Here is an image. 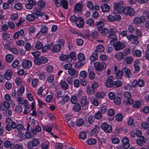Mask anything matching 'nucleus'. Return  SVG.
Returning <instances> with one entry per match:
<instances>
[{"label":"nucleus","mask_w":149,"mask_h":149,"mask_svg":"<svg viewBox=\"0 0 149 149\" xmlns=\"http://www.w3.org/2000/svg\"><path fill=\"white\" fill-rule=\"evenodd\" d=\"M109 43L113 47L116 51H119L123 49L125 47L124 44L120 41H118L117 39L111 40Z\"/></svg>","instance_id":"f257e3e1"},{"label":"nucleus","mask_w":149,"mask_h":149,"mask_svg":"<svg viewBox=\"0 0 149 149\" xmlns=\"http://www.w3.org/2000/svg\"><path fill=\"white\" fill-rule=\"evenodd\" d=\"M40 144L39 140L36 138L33 139L31 141H29L27 143L28 148L29 149H32L33 147H36Z\"/></svg>","instance_id":"f03ea898"},{"label":"nucleus","mask_w":149,"mask_h":149,"mask_svg":"<svg viewBox=\"0 0 149 149\" xmlns=\"http://www.w3.org/2000/svg\"><path fill=\"white\" fill-rule=\"evenodd\" d=\"M80 104L83 110H86L88 108V102L86 97L84 96L81 97Z\"/></svg>","instance_id":"7ed1b4c3"},{"label":"nucleus","mask_w":149,"mask_h":149,"mask_svg":"<svg viewBox=\"0 0 149 149\" xmlns=\"http://www.w3.org/2000/svg\"><path fill=\"white\" fill-rule=\"evenodd\" d=\"M113 8V12L115 14L122 12L123 9V6H121L120 4L119 3H115Z\"/></svg>","instance_id":"20e7f679"},{"label":"nucleus","mask_w":149,"mask_h":149,"mask_svg":"<svg viewBox=\"0 0 149 149\" xmlns=\"http://www.w3.org/2000/svg\"><path fill=\"white\" fill-rule=\"evenodd\" d=\"M94 66L96 70L101 71L106 67V65L104 62H102L100 63V62H97L94 63Z\"/></svg>","instance_id":"39448f33"},{"label":"nucleus","mask_w":149,"mask_h":149,"mask_svg":"<svg viewBox=\"0 0 149 149\" xmlns=\"http://www.w3.org/2000/svg\"><path fill=\"white\" fill-rule=\"evenodd\" d=\"M146 17L145 16H141L140 17H136L133 20V23L135 24H140L141 23H143L145 21Z\"/></svg>","instance_id":"423d86ee"},{"label":"nucleus","mask_w":149,"mask_h":149,"mask_svg":"<svg viewBox=\"0 0 149 149\" xmlns=\"http://www.w3.org/2000/svg\"><path fill=\"white\" fill-rule=\"evenodd\" d=\"M101 128L102 130L106 133H110L112 132V127L106 122L103 123L101 125Z\"/></svg>","instance_id":"0eeeda50"},{"label":"nucleus","mask_w":149,"mask_h":149,"mask_svg":"<svg viewBox=\"0 0 149 149\" xmlns=\"http://www.w3.org/2000/svg\"><path fill=\"white\" fill-rule=\"evenodd\" d=\"M117 30L115 28H111L110 29L109 32V36H108V38L111 40H115L117 38L116 33L117 32Z\"/></svg>","instance_id":"6e6552de"},{"label":"nucleus","mask_w":149,"mask_h":149,"mask_svg":"<svg viewBox=\"0 0 149 149\" xmlns=\"http://www.w3.org/2000/svg\"><path fill=\"white\" fill-rule=\"evenodd\" d=\"M75 24L78 27L82 28L84 25V21L81 17H78L76 20Z\"/></svg>","instance_id":"1a4fd4ad"},{"label":"nucleus","mask_w":149,"mask_h":149,"mask_svg":"<svg viewBox=\"0 0 149 149\" xmlns=\"http://www.w3.org/2000/svg\"><path fill=\"white\" fill-rule=\"evenodd\" d=\"M32 65V62L31 61L25 60L23 62L22 65L23 68L29 69L31 67Z\"/></svg>","instance_id":"9d476101"},{"label":"nucleus","mask_w":149,"mask_h":149,"mask_svg":"<svg viewBox=\"0 0 149 149\" xmlns=\"http://www.w3.org/2000/svg\"><path fill=\"white\" fill-rule=\"evenodd\" d=\"M36 4V2L32 0H28V3L25 4L26 8L28 9H31Z\"/></svg>","instance_id":"9b49d317"},{"label":"nucleus","mask_w":149,"mask_h":149,"mask_svg":"<svg viewBox=\"0 0 149 149\" xmlns=\"http://www.w3.org/2000/svg\"><path fill=\"white\" fill-rule=\"evenodd\" d=\"M122 70L123 73H125V75L127 77L130 78L131 77L132 74L131 71L127 67H123Z\"/></svg>","instance_id":"f8f14e48"},{"label":"nucleus","mask_w":149,"mask_h":149,"mask_svg":"<svg viewBox=\"0 0 149 149\" xmlns=\"http://www.w3.org/2000/svg\"><path fill=\"white\" fill-rule=\"evenodd\" d=\"M123 143V147L124 148H128L130 146V144L129 142V140L126 137L124 138L122 140Z\"/></svg>","instance_id":"ddd939ff"},{"label":"nucleus","mask_w":149,"mask_h":149,"mask_svg":"<svg viewBox=\"0 0 149 149\" xmlns=\"http://www.w3.org/2000/svg\"><path fill=\"white\" fill-rule=\"evenodd\" d=\"M146 139L144 137L141 136L136 140L137 144L140 146H142L144 143L146 142Z\"/></svg>","instance_id":"4468645a"},{"label":"nucleus","mask_w":149,"mask_h":149,"mask_svg":"<svg viewBox=\"0 0 149 149\" xmlns=\"http://www.w3.org/2000/svg\"><path fill=\"white\" fill-rule=\"evenodd\" d=\"M113 80L109 77H108L105 82V86L107 87H113Z\"/></svg>","instance_id":"2eb2a0df"},{"label":"nucleus","mask_w":149,"mask_h":149,"mask_svg":"<svg viewBox=\"0 0 149 149\" xmlns=\"http://www.w3.org/2000/svg\"><path fill=\"white\" fill-rule=\"evenodd\" d=\"M16 126V123L13 122L11 124H7L5 127L6 129L8 131H10L12 128L15 129Z\"/></svg>","instance_id":"dca6fc26"},{"label":"nucleus","mask_w":149,"mask_h":149,"mask_svg":"<svg viewBox=\"0 0 149 149\" xmlns=\"http://www.w3.org/2000/svg\"><path fill=\"white\" fill-rule=\"evenodd\" d=\"M36 17V14L35 13H32L31 14L28 15L26 18L27 20L31 21L34 20Z\"/></svg>","instance_id":"f3484780"},{"label":"nucleus","mask_w":149,"mask_h":149,"mask_svg":"<svg viewBox=\"0 0 149 149\" xmlns=\"http://www.w3.org/2000/svg\"><path fill=\"white\" fill-rule=\"evenodd\" d=\"M100 7L102 11L103 12H108L110 9V6L106 3L102 4Z\"/></svg>","instance_id":"a211bd4d"},{"label":"nucleus","mask_w":149,"mask_h":149,"mask_svg":"<svg viewBox=\"0 0 149 149\" xmlns=\"http://www.w3.org/2000/svg\"><path fill=\"white\" fill-rule=\"evenodd\" d=\"M12 75V71L10 70H6L4 74L5 78L8 80H10L11 78Z\"/></svg>","instance_id":"6ab92c4d"},{"label":"nucleus","mask_w":149,"mask_h":149,"mask_svg":"<svg viewBox=\"0 0 149 149\" xmlns=\"http://www.w3.org/2000/svg\"><path fill=\"white\" fill-rule=\"evenodd\" d=\"M68 72L69 74L72 76H75L77 77L78 74V72L74 68L69 70Z\"/></svg>","instance_id":"aec40b11"},{"label":"nucleus","mask_w":149,"mask_h":149,"mask_svg":"<svg viewBox=\"0 0 149 149\" xmlns=\"http://www.w3.org/2000/svg\"><path fill=\"white\" fill-rule=\"evenodd\" d=\"M114 73L115 74V77L117 79H120L123 77V72L120 70H119Z\"/></svg>","instance_id":"412c9836"},{"label":"nucleus","mask_w":149,"mask_h":149,"mask_svg":"<svg viewBox=\"0 0 149 149\" xmlns=\"http://www.w3.org/2000/svg\"><path fill=\"white\" fill-rule=\"evenodd\" d=\"M31 130L33 134H36L37 132H39L41 131V128L40 126L37 125L35 129L31 128Z\"/></svg>","instance_id":"4be33fe9"},{"label":"nucleus","mask_w":149,"mask_h":149,"mask_svg":"<svg viewBox=\"0 0 149 149\" xmlns=\"http://www.w3.org/2000/svg\"><path fill=\"white\" fill-rule=\"evenodd\" d=\"M14 56L11 54H8L6 57V61L8 63L11 62L13 60Z\"/></svg>","instance_id":"5701e85b"},{"label":"nucleus","mask_w":149,"mask_h":149,"mask_svg":"<svg viewBox=\"0 0 149 149\" xmlns=\"http://www.w3.org/2000/svg\"><path fill=\"white\" fill-rule=\"evenodd\" d=\"M82 5L79 3H76L74 6V10L76 11H80L82 10Z\"/></svg>","instance_id":"b1692460"},{"label":"nucleus","mask_w":149,"mask_h":149,"mask_svg":"<svg viewBox=\"0 0 149 149\" xmlns=\"http://www.w3.org/2000/svg\"><path fill=\"white\" fill-rule=\"evenodd\" d=\"M124 56L123 53L121 52H118L115 55L116 58L118 60H121L123 58Z\"/></svg>","instance_id":"393cba45"},{"label":"nucleus","mask_w":149,"mask_h":149,"mask_svg":"<svg viewBox=\"0 0 149 149\" xmlns=\"http://www.w3.org/2000/svg\"><path fill=\"white\" fill-rule=\"evenodd\" d=\"M60 84L62 88L64 90H66L68 88L69 86L65 81L61 80L60 82Z\"/></svg>","instance_id":"a878e982"},{"label":"nucleus","mask_w":149,"mask_h":149,"mask_svg":"<svg viewBox=\"0 0 149 149\" xmlns=\"http://www.w3.org/2000/svg\"><path fill=\"white\" fill-rule=\"evenodd\" d=\"M132 53L134 56H136L137 57H139L141 55V51L139 50H134V49L132 50Z\"/></svg>","instance_id":"bb28decb"},{"label":"nucleus","mask_w":149,"mask_h":149,"mask_svg":"<svg viewBox=\"0 0 149 149\" xmlns=\"http://www.w3.org/2000/svg\"><path fill=\"white\" fill-rule=\"evenodd\" d=\"M24 88L23 86H21L20 88L18 89L17 91V94L18 96L22 95L24 92Z\"/></svg>","instance_id":"cd10ccee"},{"label":"nucleus","mask_w":149,"mask_h":149,"mask_svg":"<svg viewBox=\"0 0 149 149\" xmlns=\"http://www.w3.org/2000/svg\"><path fill=\"white\" fill-rule=\"evenodd\" d=\"M85 63V62L84 61H79L75 63V67L76 68H80L83 66Z\"/></svg>","instance_id":"c85d7f7f"},{"label":"nucleus","mask_w":149,"mask_h":149,"mask_svg":"<svg viewBox=\"0 0 149 149\" xmlns=\"http://www.w3.org/2000/svg\"><path fill=\"white\" fill-rule=\"evenodd\" d=\"M3 113L6 116H10L12 113L11 111L7 109H3Z\"/></svg>","instance_id":"c756f323"},{"label":"nucleus","mask_w":149,"mask_h":149,"mask_svg":"<svg viewBox=\"0 0 149 149\" xmlns=\"http://www.w3.org/2000/svg\"><path fill=\"white\" fill-rule=\"evenodd\" d=\"M122 85V82L120 80H117L113 83V87H119Z\"/></svg>","instance_id":"7c9ffc66"},{"label":"nucleus","mask_w":149,"mask_h":149,"mask_svg":"<svg viewBox=\"0 0 149 149\" xmlns=\"http://www.w3.org/2000/svg\"><path fill=\"white\" fill-rule=\"evenodd\" d=\"M81 109V107L80 105L78 104H75L73 108V110L75 111L78 112Z\"/></svg>","instance_id":"2f4dec72"},{"label":"nucleus","mask_w":149,"mask_h":149,"mask_svg":"<svg viewBox=\"0 0 149 149\" xmlns=\"http://www.w3.org/2000/svg\"><path fill=\"white\" fill-rule=\"evenodd\" d=\"M4 146L7 148L13 147L14 145H12L10 142L9 141H6L4 143Z\"/></svg>","instance_id":"473e14b6"},{"label":"nucleus","mask_w":149,"mask_h":149,"mask_svg":"<svg viewBox=\"0 0 149 149\" xmlns=\"http://www.w3.org/2000/svg\"><path fill=\"white\" fill-rule=\"evenodd\" d=\"M104 50V48L103 46L102 45H98L97 47V50H96L99 53H100L103 52Z\"/></svg>","instance_id":"72a5a7b5"},{"label":"nucleus","mask_w":149,"mask_h":149,"mask_svg":"<svg viewBox=\"0 0 149 149\" xmlns=\"http://www.w3.org/2000/svg\"><path fill=\"white\" fill-rule=\"evenodd\" d=\"M113 101L114 103L116 104L119 105L121 103V101L120 98L118 96L114 97L113 99Z\"/></svg>","instance_id":"f704fd0d"},{"label":"nucleus","mask_w":149,"mask_h":149,"mask_svg":"<svg viewBox=\"0 0 149 149\" xmlns=\"http://www.w3.org/2000/svg\"><path fill=\"white\" fill-rule=\"evenodd\" d=\"M96 140L93 138H91L87 141L88 144L90 145H94L96 143Z\"/></svg>","instance_id":"c9c22d12"},{"label":"nucleus","mask_w":149,"mask_h":149,"mask_svg":"<svg viewBox=\"0 0 149 149\" xmlns=\"http://www.w3.org/2000/svg\"><path fill=\"white\" fill-rule=\"evenodd\" d=\"M61 5L64 9H68V3L66 0H62Z\"/></svg>","instance_id":"e433bc0d"},{"label":"nucleus","mask_w":149,"mask_h":149,"mask_svg":"<svg viewBox=\"0 0 149 149\" xmlns=\"http://www.w3.org/2000/svg\"><path fill=\"white\" fill-rule=\"evenodd\" d=\"M78 58L79 61H84L85 58L84 55L82 53H79L78 54Z\"/></svg>","instance_id":"4c0bfd02"},{"label":"nucleus","mask_w":149,"mask_h":149,"mask_svg":"<svg viewBox=\"0 0 149 149\" xmlns=\"http://www.w3.org/2000/svg\"><path fill=\"white\" fill-rule=\"evenodd\" d=\"M133 61V58L131 56L127 57L126 58V62L128 64L132 63Z\"/></svg>","instance_id":"58836bf2"},{"label":"nucleus","mask_w":149,"mask_h":149,"mask_svg":"<svg viewBox=\"0 0 149 149\" xmlns=\"http://www.w3.org/2000/svg\"><path fill=\"white\" fill-rule=\"evenodd\" d=\"M70 100V97L69 96L67 95H65V96H63L62 98V100L63 101V103H62L60 101V102H61V104L62 105L64 104V103L65 102H67Z\"/></svg>","instance_id":"ea45409f"},{"label":"nucleus","mask_w":149,"mask_h":149,"mask_svg":"<svg viewBox=\"0 0 149 149\" xmlns=\"http://www.w3.org/2000/svg\"><path fill=\"white\" fill-rule=\"evenodd\" d=\"M96 97L98 99L103 98L105 94L103 93L97 92L96 94Z\"/></svg>","instance_id":"a19ab883"},{"label":"nucleus","mask_w":149,"mask_h":149,"mask_svg":"<svg viewBox=\"0 0 149 149\" xmlns=\"http://www.w3.org/2000/svg\"><path fill=\"white\" fill-rule=\"evenodd\" d=\"M141 127L143 128L147 129L149 128V124L146 122H143L141 123Z\"/></svg>","instance_id":"79ce46f5"},{"label":"nucleus","mask_w":149,"mask_h":149,"mask_svg":"<svg viewBox=\"0 0 149 149\" xmlns=\"http://www.w3.org/2000/svg\"><path fill=\"white\" fill-rule=\"evenodd\" d=\"M128 11V14L130 16H134L135 13L134 10L133 8H130V7H129Z\"/></svg>","instance_id":"37998d69"},{"label":"nucleus","mask_w":149,"mask_h":149,"mask_svg":"<svg viewBox=\"0 0 149 149\" xmlns=\"http://www.w3.org/2000/svg\"><path fill=\"white\" fill-rule=\"evenodd\" d=\"M61 46L60 45L56 44L53 47V49L56 52H58L60 50Z\"/></svg>","instance_id":"c03bdc74"},{"label":"nucleus","mask_w":149,"mask_h":149,"mask_svg":"<svg viewBox=\"0 0 149 149\" xmlns=\"http://www.w3.org/2000/svg\"><path fill=\"white\" fill-rule=\"evenodd\" d=\"M137 63V61H135L134 63V67L135 68V70L134 71V73L140 70V67L138 65Z\"/></svg>","instance_id":"a18cd8bd"},{"label":"nucleus","mask_w":149,"mask_h":149,"mask_svg":"<svg viewBox=\"0 0 149 149\" xmlns=\"http://www.w3.org/2000/svg\"><path fill=\"white\" fill-rule=\"evenodd\" d=\"M95 118L93 116L90 115L88 118V122L90 124L93 123L94 121Z\"/></svg>","instance_id":"49530a36"},{"label":"nucleus","mask_w":149,"mask_h":149,"mask_svg":"<svg viewBox=\"0 0 149 149\" xmlns=\"http://www.w3.org/2000/svg\"><path fill=\"white\" fill-rule=\"evenodd\" d=\"M84 123V120L81 118H79L76 121V125L80 127Z\"/></svg>","instance_id":"de8ad7c7"},{"label":"nucleus","mask_w":149,"mask_h":149,"mask_svg":"<svg viewBox=\"0 0 149 149\" xmlns=\"http://www.w3.org/2000/svg\"><path fill=\"white\" fill-rule=\"evenodd\" d=\"M79 75L81 77L85 78L87 77V73L85 71L82 70L80 72Z\"/></svg>","instance_id":"09e8293b"},{"label":"nucleus","mask_w":149,"mask_h":149,"mask_svg":"<svg viewBox=\"0 0 149 149\" xmlns=\"http://www.w3.org/2000/svg\"><path fill=\"white\" fill-rule=\"evenodd\" d=\"M43 45L42 43L40 42H38L36 43V47L37 49H39L42 47Z\"/></svg>","instance_id":"8fccbe9b"},{"label":"nucleus","mask_w":149,"mask_h":149,"mask_svg":"<svg viewBox=\"0 0 149 149\" xmlns=\"http://www.w3.org/2000/svg\"><path fill=\"white\" fill-rule=\"evenodd\" d=\"M102 117V114L100 111L96 113L94 117L97 119H101Z\"/></svg>","instance_id":"3c124183"},{"label":"nucleus","mask_w":149,"mask_h":149,"mask_svg":"<svg viewBox=\"0 0 149 149\" xmlns=\"http://www.w3.org/2000/svg\"><path fill=\"white\" fill-rule=\"evenodd\" d=\"M86 137V134L84 132H80L79 134V137L82 139H85Z\"/></svg>","instance_id":"603ef678"},{"label":"nucleus","mask_w":149,"mask_h":149,"mask_svg":"<svg viewBox=\"0 0 149 149\" xmlns=\"http://www.w3.org/2000/svg\"><path fill=\"white\" fill-rule=\"evenodd\" d=\"M44 129L46 131L50 132L52 131V127L49 125L45 126L44 127Z\"/></svg>","instance_id":"864d4df0"},{"label":"nucleus","mask_w":149,"mask_h":149,"mask_svg":"<svg viewBox=\"0 0 149 149\" xmlns=\"http://www.w3.org/2000/svg\"><path fill=\"white\" fill-rule=\"evenodd\" d=\"M86 23L88 24L91 26L94 24V21L93 19L91 18L89 19L86 21Z\"/></svg>","instance_id":"5fc2aeb1"},{"label":"nucleus","mask_w":149,"mask_h":149,"mask_svg":"<svg viewBox=\"0 0 149 149\" xmlns=\"http://www.w3.org/2000/svg\"><path fill=\"white\" fill-rule=\"evenodd\" d=\"M77 100V98L76 96L73 95L71 97L70 101L73 104H75Z\"/></svg>","instance_id":"6e6d98bb"},{"label":"nucleus","mask_w":149,"mask_h":149,"mask_svg":"<svg viewBox=\"0 0 149 149\" xmlns=\"http://www.w3.org/2000/svg\"><path fill=\"white\" fill-rule=\"evenodd\" d=\"M25 136L26 138L30 139L32 137L31 133L30 131H28L26 132Z\"/></svg>","instance_id":"4d7b16f0"},{"label":"nucleus","mask_w":149,"mask_h":149,"mask_svg":"<svg viewBox=\"0 0 149 149\" xmlns=\"http://www.w3.org/2000/svg\"><path fill=\"white\" fill-rule=\"evenodd\" d=\"M37 4L40 8L44 7L45 5V2L41 0L38 1L37 3Z\"/></svg>","instance_id":"13d9d810"},{"label":"nucleus","mask_w":149,"mask_h":149,"mask_svg":"<svg viewBox=\"0 0 149 149\" xmlns=\"http://www.w3.org/2000/svg\"><path fill=\"white\" fill-rule=\"evenodd\" d=\"M10 35L8 34L4 33L2 34V38L4 40H6L9 38Z\"/></svg>","instance_id":"bf43d9fd"},{"label":"nucleus","mask_w":149,"mask_h":149,"mask_svg":"<svg viewBox=\"0 0 149 149\" xmlns=\"http://www.w3.org/2000/svg\"><path fill=\"white\" fill-rule=\"evenodd\" d=\"M60 59L61 60L63 61H65L67 59H68V56L63 54H62L60 57Z\"/></svg>","instance_id":"052dcab7"},{"label":"nucleus","mask_w":149,"mask_h":149,"mask_svg":"<svg viewBox=\"0 0 149 149\" xmlns=\"http://www.w3.org/2000/svg\"><path fill=\"white\" fill-rule=\"evenodd\" d=\"M147 49L145 52V57L146 58L149 60V44L147 45Z\"/></svg>","instance_id":"680f3d73"},{"label":"nucleus","mask_w":149,"mask_h":149,"mask_svg":"<svg viewBox=\"0 0 149 149\" xmlns=\"http://www.w3.org/2000/svg\"><path fill=\"white\" fill-rule=\"evenodd\" d=\"M22 8V4L20 3H17L15 5V8L17 10H19Z\"/></svg>","instance_id":"e2e57ef3"},{"label":"nucleus","mask_w":149,"mask_h":149,"mask_svg":"<svg viewBox=\"0 0 149 149\" xmlns=\"http://www.w3.org/2000/svg\"><path fill=\"white\" fill-rule=\"evenodd\" d=\"M48 28L45 26H43L41 28V32L43 34L46 33L47 31Z\"/></svg>","instance_id":"0e129e2a"},{"label":"nucleus","mask_w":149,"mask_h":149,"mask_svg":"<svg viewBox=\"0 0 149 149\" xmlns=\"http://www.w3.org/2000/svg\"><path fill=\"white\" fill-rule=\"evenodd\" d=\"M123 118V116L120 114H118L116 116V119L118 122L121 121Z\"/></svg>","instance_id":"69168bd1"},{"label":"nucleus","mask_w":149,"mask_h":149,"mask_svg":"<svg viewBox=\"0 0 149 149\" xmlns=\"http://www.w3.org/2000/svg\"><path fill=\"white\" fill-rule=\"evenodd\" d=\"M74 86L76 88L79 87L80 85V81L79 80L76 79L73 82Z\"/></svg>","instance_id":"338daca9"},{"label":"nucleus","mask_w":149,"mask_h":149,"mask_svg":"<svg viewBox=\"0 0 149 149\" xmlns=\"http://www.w3.org/2000/svg\"><path fill=\"white\" fill-rule=\"evenodd\" d=\"M145 84V82L143 80L139 79L138 81L137 85L139 87H142Z\"/></svg>","instance_id":"774afa93"}]
</instances>
